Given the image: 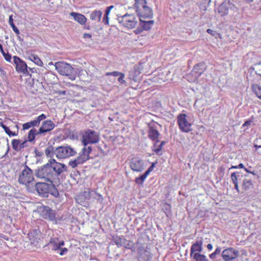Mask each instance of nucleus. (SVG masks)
Wrapping results in <instances>:
<instances>
[{
    "instance_id": "5fc2aeb1",
    "label": "nucleus",
    "mask_w": 261,
    "mask_h": 261,
    "mask_svg": "<svg viewBox=\"0 0 261 261\" xmlns=\"http://www.w3.org/2000/svg\"><path fill=\"white\" fill-rule=\"evenodd\" d=\"M35 153L36 156H38L39 157H41L43 155V152L42 151H40L37 149H35Z\"/></svg>"
},
{
    "instance_id": "2eb2a0df",
    "label": "nucleus",
    "mask_w": 261,
    "mask_h": 261,
    "mask_svg": "<svg viewBox=\"0 0 261 261\" xmlns=\"http://www.w3.org/2000/svg\"><path fill=\"white\" fill-rule=\"evenodd\" d=\"M28 235L30 243L36 246L40 241V230L38 228L35 229L30 231Z\"/></svg>"
},
{
    "instance_id": "bf43d9fd",
    "label": "nucleus",
    "mask_w": 261,
    "mask_h": 261,
    "mask_svg": "<svg viewBox=\"0 0 261 261\" xmlns=\"http://www.w3.org/2000/svg\"><path fill=\"white\" fill-rule=\"evenodd\" d=\"M221 252V249L220 247H218L216 248V249L215 250V251L213 252L216 255L217 254H220Z\"/></svg>"
},
{
    "instance_id": "9b49d317",
    "label": "nucleus",
    "mask_w": 261,
    "mask_h": 261,
    "mask_svg": "<svg viewBox=\"0 0 261 261\" xmlns=\"http://www.w3.org/2000/svg\"><path fill=\"white\" fill-rule=\"evenodd\" d=\"M222 257L224 261H234L239 256V251L233 247H228L221 253Z\"/></svg>"
},
{
    "instance_id": "9d476101",
    "label": "nucleus",
    "mask_w": 261,
    "mask_h": 261,
    "mask_svg": "<svg viewBox=\"0 0 261 261\" xmlns=\"http://www.w3.org/2000/svg\"><path fill=\"white\" fill-rule=\"evenodd\" d=\"M41 217L50 221L57 222L59 218V216L55 210L51 209L47 206H43L40 208Z\"/></svg>"
},
{
    "instance_id": "864d4df0",
    "label": "nucleus",
    "mask_w": 261,
    "mask_h": 261,
    "mask_svg": "<svg viewBox=\"0 0 261 261\" xmlns=\"http://www.w3.org/2000/svg\"><path fill=\"white\" fill-rule=\"evenodd\" d=\"M206 32L207 33H208L209 34H211L213 36H215V37H216V36L218 35V33H217L216 31H214L211 29H208L206 30Z\"/></svg>"
},
{
    "instance_id": "f8f14e48",
    "label": "nucleus",
    "mask_w": 261,
    "mask_h": 261,
    "mask_svg": "<svg viewBox=\"0 0 261 261\" xmlns=\"http://www.w3.org/2000/svg\"><path fill=\"white\" fill-rule=\"evenodd\" d=\"M98 141V135L95 132L91 129L86 131L83 135L82 142L85 146L89 143H96Z\"/></svg>"
},
{
    "instance_id": "1a4fd4ad",
    "label": "nucleus",
    "mask_w": 261,
    "mask_h": 261,
    "mask_svg": "<svg viewBox=\"0 0 261 261\" xmlns=\"http://www.w3.org/2000/svg\"><path fill=\"white\" fill-rule=\"evenodd\" d=\"M76 151L69 146H61L56 148L55 154L58 159H65L73 156Z\"/></svg>"
},
{
    "instance_id": "6e6d98bb",
    "label": "nucleus",
    "mask_w": 261,
    "mask_h": 261,
    "mask_svg": "<svg viewBox=\"0 0 261 261\" xmlns=\"http://www.w3.org/2000/svg\"><path fill=\"white\" fill-rule=\"evenodd\" d=\"M22 126H23V129H29V128L31 127V126L30 125V124L29 123V122L24 123L23 124Z\"/></svg>"
},
{
    "instance_id": "a19ab883",
    "label": "nucleus",
    "mask_w": 261,
    "mask_h": 261,
    "mask_svg": "<svg viewBox=\"0 0 261 261\" xmlns=\"http://www.w3.org/2000/svg\"><path fill=\"white\" fill-rule=\"evenodd\" d=\"M114 7L113 6H111L107 8L105 12V16L103 18V21H105V23H108V15L110 11V10Z\"/></svg>"
},
{
    "instance_id": "5701e85b",
    "label": "nucleus",
    "mask_w": 261,
    "mask_h": 261,
    "mask_svg": "<svg viewBox=\"0 0 261 261\" xmlns=\"http://www.w3.org/2000/svg\"><path fill=\"white\" fill-rule=\"evenodd\" d=\"M242 176L238 172H234L231 174V179L234 185V188L238 192H240L239 187V180L241 179V177Z\"/></svg>"
},
{
    "instance_id": "49530a36",
    "label": "nucleus",
    "mask_w": 261,
    "mask_h": 261,
    "mask_svg": "<svg viewBox=\"0 0 261 261\" xmlns=\"http://www.w3.org/2000/svg\"><path fill=\"white\" fill-rule=\"evenodd\" d=\"M28 142L29 141L27 140H25L22 142L20 141V145L19 147L20 151H22L24 148L28 147Z\"/></svg>"
},
{
    "instance_id": "052dcab7",
    "label": "nucleus",
    "mask_w": 261,
    "mask_h": 261,
    "mask_svg": "<svg viewBox=\"0 0 261 261\" xmlns=\"http://www.w3.org/2000/svg\"><path fill=\"white\" fill-rule=\"evenodd\" d=\"M252 121L251 120H248V121H246L243 125V127H245L246 126H248V125H250L251 124V123H252Z\"/></svg>"
},
{
    "instance_id": "37998d69",
    "label": "nucleus",
    "mask_w": 261,
    "mask_h": 261,
    "mask_svg": "<svg viewBox=\"0 0 261 261\" xmlns=\"http://www.w3.org/2000/svg\"><path fill=\"white\" fill-rule=\"evenodd\" d=\"M254 147L255 151H257L259 148H261V138H257L254 141Z\"/></svg>"
},
{
    "instance_id": "f704fd0d",
    "label": "nucleus",
    "mask_w": 261,
    "mask_h": 261,
    "mask_svg": "<svg viewBox=\"0 0 261 261\" xmlns=\"http://www.w3.org/2000/svg\"><path fill=\"white\" fill-rule=\"evenodd\" d=\"M115 77H118V81L120 84L126 85V82L124 80L125 75L124 73L115 71Z\"/></svg>"
},
{
    "instance_id": "7c9ffc66",
    "label": "nucleus",
    "mask_w": 261,
    "mask_h": 261,
    "mask_svg": "<svg viewBox=\"0 0 261 261\" xmlns=\"http://www.w3.org/2000/svg\"><path fill=\"white\" fill-rule=\"evenodd\" d=\"M150 108L152 111L159 112L161 109V102L158 101L152 102L149 107Z\"/></svg>"
},
{
    "instance_id": "4d7b16f0",
    "label": "nucleus",
    "mask_w": 261,
    "mask_h": 261,
    "mask_svg": "<svg viewBox=\"0 0 261 261\" xmlns=\"http://www.w3.org/2000/svg\"><path fill=\"white\" fill-rule=\"evenodd\" d=\"M79 76H81L82 75H85V74H87V71L84 69H80L78 71Z\"/></svg>"
},
{
    "instance_id": "412c9836",
    "label": "nucleus",
    "mask_w": 261,
    "mask_h": 261,
    "mask_svg": "<svg viewBox=\"0 0 261 261\" xmlns=\"http://www.w3.org/2000/svg\"><path fill=\"white\" fill-rule=\"evenodd\" d=\"M205 68V65L203 63L196 64L192 71L193 76L196 79L198 78L203 73Z\"/></svg>"
},
{
    "instance_id": "cd10ccee",
    "label": "nucleus",
    "mask_w": 261,
    "mask_h": 261,
    "mask_svg": "<svg viewBox=\"0 0 261 261\" xmlns=\"http://www.w3.org/2000/svg\"><path fill=\"white\" fill-rule=\"evenodd\" d=\"M48 194H50L55 197H58L59 195V193L55 185L51 183V184L48 185Z\"/></svg>"
},
{
    "instance_id": "69168bd1",
    "label": "nucleus",
    "mask_w": 261,
    "mask_h": 261,
    "mask_svg": "<svg viewBox=\"0 0 261 261\" xmlns=\"http://www.w3.org/2000/svg\"><path fill=\"white\" fill-rule=\"evenodd\" d=\"M58 93L60 94V95H66V92L65 91H59L58 92Z\"/></svg>"
},
{
    "instance_id": "c9c22d12",
    "label": "nucleus",
    "mask_w": 261,
    "mask_h": 261,
    "mask_svg": "<svg viewBox=\"0 0 261 261\" xmlns=\"http://www.w3.org/2000/svg\"><path fill=\"white\" fill-rule=\"evenodd\" d=\"M45 155L47 157L51 158L55 154V150H54L53 146L50 145L46 147L44 150Z\"/></svg>"
},
{
    "instance_id": "58836bf2",
    "label": "nucleus",
    "mask_w": 261,
    "mask_h": 261,
    "mask_svg": "<svg viewBox=\"0 0 261 261\" xmlns=\"http://www.w3.org/2000/svg\"><path fill=\"white\" fill-rule=\"evenodd\" d=\"M147 176L148 175L145 173H144L143 174L141 175L140 176L136 177L135 179L136 183L138 185L142 184Z\"/></svg>"
},
{
    "instance_id": "a878e982",
    "label": "nucleus",
    "mask_w": 261,
    "mask_h": 261,
    "mask_svg": "<svg viewBox=\"0 0 261 261\" xmlns=\"http://www.w3.org/2000/svg\"><path fill=\"white\" fill-rule=\"evenodd\" d=\"M41 136V134L39 133V130H37L35 128L31 129L28 135V139H27L29 142H34L36 136Z\"/></svg>"
},
{
    "instance_id": "4be33fe9",
    "label": "nucleus",
    "mask_w": 261,
    "mask_h": 261,
    "mask_svg": "<svg viewBox=\"0 0 261 261\" xmlns=\"http://www.w3.org/2000/svg\"><path fill=\"white\" fill-rule=\"evenodd\" d=\"M57 77L51 72H46L43 76V80L47 85H53L56 83Z\"/></svg>"
},
{
    "instance_id": "09e8293b",
    "label": "nucleus",
    "mask_w": 261,
    "mask_h": 261,
    "mask_svg": "<svg viewBox=\"0 0 261 261\" xmlns=\"http://www.w3.org/2000/svg\"><path fill=\"white\" fill-rule=\"evenodd\" d=\"M93 197L95 198L99 202H101L102 201V197L99 194L94 192L93 193Z\"/></svg>"
},
{
    "instance_id": "0eeeda50",
    "label": "nucleus",
    "mask_w": 261,
    "mask_h": 261,
    "mask_svg": "<svg viewBox=\"0 0 261 261\" xmlns=\"http://www.w3.org/2000/svg\"><path fill=\"white\" fill-rule=\"evenodd\" d=\"M64 244V241L60 240L58 238H51L48 245L53 251H60L59 254L62 256L68 252V249L66 248H61Z\"/></svg>"
},
{
    "instance_id": "e2e57ef3",
    "label": "nucleus",
    "mask_w": 261,
    "mask_h": 261,
    "mask_svg": "<svg viewBox=\"0 0 261 261\" xmlns=\"http://www.w3.org/2000/svg\"><path fill=\"white\" fill-rule=\"evenodd\" d=\"M142 30L141 29L138 28L135 30V32L136 33V34H140V33H141L142 32Z\"/></svg>"
},
{
    "instance_id": "423d86ee",
    "label": "nucleus",
    "mask_w": 261,
    "mask_h": 261,
    "mask_svg": "<svg viewBox=\"0 0 261 261\" xmlns=\"http://www.w3.org/2000/svg\"><path fill=\"white\" fill-rule=\"evenodd\" d=\"M34 180V173L32 170L27 165L24 166L18 177L19 183L28 186V185Z\"/></svg>"
},
{
    "instance_id": "3c124183",
    "label": "nucleus",
    "mask_w": 261,
    "mask_h": 261,
    "mask_svg": "<svg viewBox=\"0 0 261 261\" xmlns=\"http://www.w3.org/2000/svg\"><path fill=\"white\" fill-rule=\"evenodd\" d=\"M4 57L5 58V59L8 61L10 62L11 60V55L9 53H5L4 54H3Z\"/></svg>"
},
{
    "instance_id": "bb28decb",
    "label": "nucleus",
    "mask_w": 261,
    "mask_h": 261,
    "mask_svg": "<svg viewBox=\"0 0 261 261\" xmlns=\"http://www.w3.org/2000/svg\"><path fill=\"white\" fill-rule=\"evenodd\" d=\"M253 188V185L251 179L245 178L243 180L242 183V189L247 191L251 190Z\"/></svg>"
},
{
    "instance_id": "4c0bfd02",
    "label": "nucleus",
    "mask_w": 261,
    "mask_h": 261,
    "mask_svg": "<svg viewBox=\"0 0 261 261\" xmlns=\"http://www.w3.org/2000/svg\"><path fill=\"white\" fill-rule=\"evenodd\" d=\"M75 159L77 161V164L79 165L83 164L89 159L88 157L85 156L82 152L79 153V155Z\"/></svg>"
},
{
    "instance_id": "dca6fc26",
    "label": "nucleus",
    "mask_w": 261,
    "mask_h": 261,
    "mask_svg": "<svg viewBox=\"0 0 261 261\" xmlns=\"http://www.w3.org/2000/svg\"><path fill=\"white\" fill-rule=\"evenodd\" d=\"M129 167L134 171L141 172L144 169L143 161L139 158H133L129 163Z\"/></svg>"
},
{
    "instance_id": "79ce46f5",
    "label": "nucleus",
    "mask_w": 261,
    "mask_h": 261,
    "mask_svg": "<svg viewBox=\"0 0 261 261\" xmlns=\"http://www.w3.org/2000/svg\"><path fill=\"white\" fill-rule=\"evenodd\" d=\"M15 127L17 129V131L15 132V131H12L11 130H9V131L8 132V133H7V134L10 137H15V136H16L18 135V129H19V127L18 126V125L17 124H15Z\"/></svg>"
},
{
    "instance_id": "39448f33",
    "label": "nucleus",
    "mask_w": 261,
    "mask_h": 261,
    "mask_svg": "<svg viewBox=\"0 0 261 261\" xmlns=\"http://www.w3.org/2000/svg\"><path fill=\"white\" fill-rule=\"evenodd\" d=\"M48 164L51 169L55 180L58 179L60 175L68 170L67 167L65 164L57 162L55 159H49L48 161Z\"/></svg>"
},
{
    "instance_id": "ddd939ff",
    "label": "nucleus",
    "mask_w": 261,
    "mask_h": 261,
    "mask_svg": "<svg viewBox=\"0 0 261 261\" xmlns=\"http://www.w3.org/2000/svg\"><path fill=\"white\" fill-rule=\"evenodd\" d=\"M177 122L179 128L182 132L188 133L192 130V124L187 118V115H178Z\"/></svg>"
},
{
    "instance_id": "20e7f679",
    "label": "nucleus",
    "mask_w": 261,
    "mask_h": 261,
    "mask_svg": "<svg viewBox=\"0 0 261 261\" xmlns=\"http://www.w3.org/2000/svg\"><path fill=\"white\" fill-rule=\"evenodd\" d=\"M203 239L202 238H198L194 243L190 249V256L193 259H200L202 260H208L206 256L201 254L202 251Z\"/></svg>"
},
{
    "instance_id": "4468645a",
    "label": "nucleus",
    "mask_w": 261,
    "mask_h": 261,
    "mask_svg": "<svg viewBox=\"0 0 261 261\" xmlns=\"http://www.w3.org/2000/svg\"><path fill=\"white\" fill-rule=\"evenodd\" d=\"M13 62L15 65L16 70L18 72L28 74V66L27 64L17 56L13 57Z\"/></svg>"
},
{
    "instance_id": "ea45409f",
    "label": "nucleus",
    "mask_w": 261,
    "mask_h": 261,
    "mask_svg": "<svg viewBox=\"0 0 261 261\" xmlns=\"http://www.w3.org/2000/svg\"><path fill=\"white\" fill-rule=\"evenodd\" d=\"M85 147L82 149V152L85 155V156H87V157H88V159H89V154L92 151V148L91 146H88L86 147V146H84Z\"/></svg>"
},
{
    "instance_id": "473e14b6",
    "label": "nucleus",
    "mask_w": 261,
    "mask_h": 261,
    "mask_svg": "<svg viewBox=\"0 0 261 261\" xmlns=\"http://www.w3.org/2000/svg\"><path fill=\"white\" fill-rule=\"evenodd\" d=\"M12 146L13 149L17 152L20 151L19 149L20 145V140L19 139H13L12 140Z\"/></svg>"
},
{
    "instance_id": "338daca9",
    "label": "nucleus",
    "mask_w": 261,
    "mask_h": 261,
    "mask_svg": "<svg viewBox=\"0 0 261 261\" xmlns=\"http://www.w3.org/2000/svg\"><path fill=\"white\" fill-rule=\"evenodd\" d=\"M0 50H1V52L2 53V55L5 53V51L4 50L3 45L1 43H0Z\"/></svg>"
},
{
    "instance_id": "774afa93",
    "label": "nucleus",
    "mask_w": 261,
    "mask_h": 261,
    "mask_svg": "<svg viewBox=\"0 0 261 261\" xmlns=\"http://www.w3.org/2000/svg\"><path fill=\"white\" fill-rule=\"evenodd\" d=\"M218 170L220 172H224V168L223 167H220L218 168Z\"/></svg>"
},
{
    "instance_id": "aec40b11",
    "label": "nucleus",
    "mask_w": 261,
    "mask_h": 261,
    "mask_svg": "<svg viewBox=\"0 0 261 261\" xmlns=\"http://www.w3.org/2000/svg\"><path fill=\"white\" fill-rule=\"evenodd\" d=\"M232 5V3L230 0H226L219 6L218 12L222 16L226 15L228 13L229 9L231 8Z\"/></svg>"
},
{
    "instance_id": "393cba45",
    "label": "nucleus",
    "mask_w": 261,
    "mask_h": 261,
    "mask_svg": "<svg viewBox=\"0 0 261 261\" xmlns=\"http://www.w3.org/2000/svg\"><path fill=\"white\" fill-rule=\"evenodd\" d=\"M70 15L73 17L75 21H76L81 24H84L86 22L87 18L83 14L76 12H71L70 13Z\"/></svg>"
},
{
    "instance_id": "6ab92c4d",
    "label": "nucleus",
    "mask_w": 261,
    "mask_h": 261,
    "mask_svg": "<svg viewBox=\"0 0 261 261\" xmlns=\"http://www.w3.org/2000/svg\"><path fill=\"white\" fill-rule=\"evenodd\" d=\"M48 184L45 182H38L35 185V189L39 195L47 197L48 194Z\"/></svg>"
},
{
    "instance_id": "680f3d73",
    "label": "nucleus",
    "mask_w": 261,
    "mask_h": 261,
    "mask_svg": "<svg viewBox=\"0 0 261 261\" xmlns=\"http://www.w3.org/2000/svg\"><path fill=\"white\" fill-rule=\"evenodd\" d=\"M83 36L84 38H91L92 37L91 35L88 33L84 34Z\"/></svg>"
},
{
    "instance_id": "0e129e2a",
    "label": "nucleus",
    "mask_w": 261,
    "mask_h": 261,
    "mask_svg": "<svg viewBox=\"0 0 261 261\" xmlns=\"http://www.w3.org/2000/svg\"><path fill=\"white\" fill-rule=\"evenodd\" d=\"M216 255L214 253H212L210 255V257L212 259H215L216 258Z\"/></svg>"
},
{
    "instance_id": "603ef678",
    "label": "nucleus",
    "mask_w": 261,
    "mask_h": 261,
    "mask_svg": "<svg viewBox=\"0 0 261 261\" xmlns=\"http://www.w3.org/2000/svg\"><path fill=\"white\" fill-rule=\"evenodd\" d=\"M0 126L4 129L5 133L7 134L10 130V127L4 124V122H0Z\"/></svg>"
},
{
    "instance_id": "8fccbe9b",
    "label": "nucleus",
    "mask_w": 261,
    "mask_h": 261,
    "mask_svg": "<svg viewBox=\"0 0 261 261\" xmlns=\"http://www.w3.org/2000/svg\"><path fill=\"white\" fill-rule=\"evenodd\" d=\"M69 165L72 168H75L76 166H77V165H79V164H77V160H76V159H75L74 160H71L69 162V163H68Z\"/></svg>"
},
{
    "instance_id": "a18cd8bd",
    "label": "nucleus",
    "mask_w": 261,
    "mask_h": 261,
    "mask_svg": "<svg viewBox=\"0 0 261 261\" xmlns=\"http://www.w3.org/2000/svg\"><path fill=\"white\" fill-rule=\"evenodd\" d=\"M158 164V161H155V162H153L151 165V166L147 170V171L145 172L147 175L149 174V173L152 171L155 167V166Z\"/></svg>"
},
{
    "instance_id": "f3484780",
    "label": "nucleus",
    "mask_w": 261,
    "mask_h": 261,
    "mask_svg": "<svg viewBox=\"0 0 261 261\" xmlns=\"http://www.w3.org/2000/svg\"><path fill=\"white\" fill-rule=\"evenodd\" d=\"M55 126V125L52 121H43L42 122L41 126L39 129V133L41 134V136H44L46 133L53 130Z\"/></svg>"
},
{
    "instance_id": "f257e3e1",
    "label": "nucleus",
    "mask_w": 261,
    "mask_h": 261,
    "mask_svg": "<svg viewBox=\"0 0 261 261\" xmlns=\"http://www.w3.org/2000/svg\"><path fill=\"white\" fill-rule=\"evenodd\" d=\"M134 8L140 21V26L144 30L148 31L154 23V20H144L143 18H151L153 16L152 9L147 5L146 0H135Z\"/></svg>"
},
{
    "instance_id": "c756f323",
    "label": "nucleus",
    "mask_w": 261,
    "mask_h": 261,
    "mask_svg": "<svg viewBox=\"0 0 261 261\" xmlns=\"http://www.w3.org/2000/svg\"><path fill=\"white\" fill-rule=\"evenodd\" d=\"M102 15L100 11L95 10L90 14V18L93 20L100 21Z\"/></svg>"
},
{
    "instance_id": "a211bd4d",
    "label": "nucleus",
    "mask_w": 261,
    "mask_h": 261,
    "mask_svg": "<svg viewBox=\"0 0 261 261\" xmlns=\"http://www.w3.org/2000/svg\"><path fill=\"white\" fill-rule=\"evenodd\" d=\"M75 99L74 100L77 102H83L87 98V92L81 88H78L75 90H72Z\"/></svg>"
},
{
    "instance_id": "e433bc0d",
    "label": "nucleus",
    "mask_w": 261,
    "mask_h": 261,
    "mask_svg": "<svg viewBox=\"0 0 261 261\" xmlns=\"http://www.w3.org/2000/svg\"><path fill=\"white\" fill-rule=\"evenodd\" d=\"M9 24L12 27L13 31L17 34L19 35L20 34V32L17 28L15 26V24L13 22V15H11L9 16Z\"/></svg>"
},
{
    "instance_id": "72a5a7b5",
    "label": "nucleus",
    "mask_w": 261,
    "mask_h": 261,
    "mask_svg": "<svg viewBox=\"0 0 261 261\" xmlns=\"http://www.w3.org/2000/svg\"><path fill=\"white\" fill-rule=\"evenodd\" d=\"M158 142H155L153 147L152 150L155 152L156 154H159V152L162 150L164 145L165 144L164 141H162L160 145H158Z\"/></svg>"
},
{
    "instance_id": "f03ea898",
    "label": "nucleus",
    "mask_w": 261,
    "mask_h": 261,
    "mask_svg": "<svg viewBox=\"0 0 261 261\" xmlns=\"http://www.w3.org/2000/svg\"><path fill=\"white\" fill-rule=\"evenodd\" d=\"M55 66L61 75L67 76L71 80L75 79L77 69L73 68L69 64L64 62H58L55 63Z\"/></svg>"
},
{
    "instance_id": "de8ad7c7",
    "label": "nucleus",
    "mask_w": 261,
    "mask_h": 261,
    "mask_svg": "<svg viewBox=\"0 0 261 261\" xmlns=\"http://www.w3.org/2000/svg\"><path fill=\"white\" fill-rule=\"evenodd\" d=\"M257 67V70L255 71L256 74L261 76V61L254 65Z\"/></svg>"
},
{
    "instance_id": "6e6552de",
    "label": "nucleus",
    "mask_w": 261,
    "mask_h": 261,
    "mask_svg": "<svg viewBox=\"0 0 261 261\" xmlns=\"http://www.w3.org/2000/svg\"><path fill=\"white\" fill-rule=\"evenodd\" d=\"M117 20L119 24L128 29L136 27L137 24V18L133 14H125L122 16H118Z\"/></svg>"
},
{
    "instance_id": "c85d7f7f",
    "label": "nucleus",
    "mask_w": 261,
    "mask_h": 261,
    "mask_svg": "<svg viewBox=\"0 0 261 261\" xmlns=\"http://www.w3.org/2000/svg\"><path fill=\"white\" fill-rule=\"evenodd\" d=\"M46 118L45 115H39V116L35 120L29 122L31 127L37 126L39 125L40 121Z\"/></svg>"
},
{
    "instance_id": "2f4dec72",
    "label": "nucleus",
    "mask_w": 261,
    "mask_h": 261,
    "mask_svg": "<svg viewBox=\"0 0 261 261\" xmlns=\"http://www.w3.org/2000/svg\"><path fill=\"white\" fill-rule=\"evenodd\" d=\"M29 59L38 66H42L43 65L40 59L36 55L32 54L29 57Z\"/></svg>"
},
{
    "instance_id": "b1692460",
    "label": "nucleus",
    "mask_w": 261,
    "mask_h": 261,
    "mask_svg": "<svg viewBox=\"0 0 261 261\" xmlns=\"http://www.w3.org/2000/svg\"><path fill=\"white\" fill-rule=\"evenodd\" d=\"M160 134L159 132L153 127H150L148 130V136L152 141L159 142V137Z\"/></svg>"
},
{
    "instance_id": "7ed1b4c3",
    "label": "nucleus",
    "mask_w": 261,
    "mask_h": 261,
    "mask_svg": "<svg viewBox=\"0 0 261 261\" xmlns=\"http://www.w3.org/2000/svg\"><path fill=\"white\" fill-rule=\"evenodd\" d=\"M35 175L37 177L44 179L45 181H49L50 183H53L55 180L54 175L48 162L46 164L36 169Z\"/></svg>"
},
{
    "instance_id": "c03bdc74",
    "label": "nucleus",
    "mask_w": 261,
    "mask_h": 261,
    "mask_svg": "<svg viewBox=\"0 0 261 261\" xmlns=\"http://www.w3.org/2000/svg\"><path fill=\"white\" fill-rule=\"evenodd\" d=\"M1 122H4V124H6V125H9V126L12 127L11 124L13 123H15L14 121L11 119V118L5 117V118L4 119L3 121H1Z\"/></svg>"
},
{
    "instance_id": "13d9d810",
    "label": "nucleus",
    "mask_w": 261,
    "mask_h": 261,
    "mask_svg": "<svg viewBox=\"0 0 261 261\" xmlns=\"http://www.w3.org/2000/svg\"><path fill=\"white\" fill-rule=\"evenodd\" d=\"M242 168V169H244V165L242 164V163H240L238 166H233L231 167V168H233V169H237V168Z\"/></svg>"
}]
</instances>
